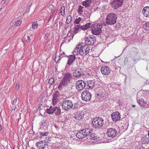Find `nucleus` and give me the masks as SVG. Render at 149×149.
I'll return each instance as SVG.
<instances>
[{"instance_id":"obj_1","label":"nucleus","mask_w":149,"mask_h":149,"mask_svg":"<svg viewBox=\"0 0 149 149\" xmlns=\"http://www.w3.org/2000/svg\"><path fill=\"white\" fill-rule=\"evenodd\" d=\"M89 47L84 45H79L77 46L73 52V54L77 55L79 54L81 56H85L89 53Z\"/></svg>"},{"instance_id":"obj_2","label":"nucleus","mask_w":149,"mask_h":149,"mask_svg":"<svg viewBox=\"0 0 149 149\" xmlns=\"http://www.w3.org/2000/svg\"><path fill=\"white\" fill-rule=\"evenodd\" d=\"M92 131V128L84 129L78 132L76 134V136L79 139L84 138L91 133Z\"/></svg>"},{"instance_id":"obj_3","label":"nucleus","mask_w":149,"mask_h":149,"mask_svg":"<svg viewBox=\"0 0 149 149\" xmlns=\"http://www.w3.org/2000/svg\"><path fill=\"white\" fill-rule=\"evenodd\" d=\"M102 28V25L98 23H96L91 25L90 29L92 34L97 35H100L101 33Z\"/></svg>"},{"instance_id":"obj_4","label":"nucleus","mask_w":149,"mask_h":149,"mask_svg":"<svg viewBox=\"0 0 149 149\" xmlns=\"http://www.w3.org/2000/svg\"><path fill=\"white\" fill-rule=\"evenodd\" d=\"M117 17L116 14L113 13H110L107 16L106 22L108 25H112L116 23Z\"/></svg>"},{"instance_id":"obj_5","label":"nucleus","mask_w":149,"mask_h":149,"mask_svg":"<svg viewBox=\"0 0 149 149\" xmlns=\"http://www.w3.org/2000/svg\"><path fill=\"white\" fill-rule=\"evenodd\" d=\"M92 123L93 126L95 128L101 127L104 124L103 120L100 117H97L94 119Z\"/></svg>"},{"instance_id":"obj_6","label":"nucleus","mask_w":149,"mask_h":149,"mask_svg":"<svg viewBox=\"0 0 149 149\" xmlns=\"http://www.w3.org/2000/svg\"><path fill=\"white\" fill-rule=\"evenodd\" d=\"M73 104L72 101L69 100H65L63 102L62 104L63 109L66 111H68L72 108Z\"/></svg>"},{"instance_id":"obj_7","label":"nucleus","mask_w":149,"mask_h":149,"mask_svg":"<svg viewBox=\"0 0 149 149\" xmlns=\"http://www.w3.org/2000/svg\"><path fill=\"white\" fill-rule=\"evenodd\" d=\"M123 3V0H113L111 3L113 8L117 9L120 7Z\"/></svg>"},{"instance_id":"obj_8","label":"nucleus","mask_w":149,"mask_h":149,"mask_svg":"<svg viewBox=\"0 0 149 149\" xmlns=\"http://www.w3.org/2000/svg\"><path fill=\"white\" fill-rule=\"evenodd\" d=\"M143 96L142 95L140 92H139L137 95V101L139 104L141 106H144L147 103V101H145L143 97Z\"/></svg>"},{"instance_id":"obj_9","label":"nucleus","mask_w":149,"mask_h":149,"mask_svg":"<svg viewBox=\"0 0 149 149\" xmlns=\"http://www.w3.org/2000/svg\"><path fill=\"white\" fill-rule=\"evenodd\" d=\"M117 133L116 130L115 129L110 128L107 129L106 134L107 136L109 138L111 139L115 137Z\"/></svg>"},{"instance_id":"obj_10","label":"nucleus","mask_w":149,"mask_h":149,"mask_svg":"<svg viewBox=\"0 0 149 149\" xmlns=\"http://www.w3.org/2000/svg\"><path fill=\"white\" fill-rule=\"evenodd\" d=\"M75 85L76 89L78 91H80L84 88L85 84L83 81L79 80L76 82Z\"/></svg>"},{"instance_id":"obj_11","label":"nucleus","mask_w":149,"mask_h":149,"mask_svg":"<svg viewBox=\"0 0 149 149\" xmlns=\"http://www.w3.org/2000/svg\"><path fill=\"white\" fill-rule=\"evenodd\" d=\"M81 96L83 100L85 101H88L91 99V95L88 91L86 90L82 93Z\"/></svg>"},{"instance_id":"obj_12","label":"nucleus","mask_w":149,"mask_h":149,"mask_svg":"<svg viewBox=\"0 0 149 149\" xmlns=\"http://www.w3.org/2000/svg\"><path fill=\"white\" fill-rule=\"evenodd\" d=\"M95 42L94 38L88 36L85 39V44L89 45H93Z\"/></svg>"},{"instance_id":"obj_13","label":"nucleus","mask_w":149,"mask_h":149,"mask_svg":"<svg viewBox=\"0 0 149 149\" xmlns=\"http://www.w3.org/2000/svg\"><path fill=\"white\" fill-rule=\"evenodd\" d=\"M120 114L118 111L114 112L111 115L112 119L113 121L116 122L120 119Z\"/></svg>"},{"instance_id":"obj_14","label":"nucleus","mask_w":149,"mask_h":149,"mask_svg":"<svg viewBox=\"0 0 149 149\" xmlns=\"http://www.w3.org/2000/svg\"><path fill=\"white\" fill-rule=\"evenodd\" d=\"M110 69L107 66H104L101 68V72L103 75H107L110 73Z\"/></svg>"},{"instance_id":"obj_15","label":"nucleus","mask_w":149,"mask_h":149,"mask_svg":"<svg viewBox=\"0 0 149 149\" xmlns=\"http://www.w3.org/2000/svg\"><path fill=\"white\" fill-rule=\"evenodd\" d=\"M47 144L46 142L43 141H40L36 143V145L37 148L39 149H44Z\"/></svg>"},{"instance_id":"obj_16","label":"nucleus","mask_w":149,"mask_h":149,"mask_svg":"<svg viewBox=\"0 0 149 149\" xmlns=\"http://www.w3.org/2000/svg\"><path fill=\"white\" fill-rule=\"evenodd\" d=\"M72 77L70 73L68 72L65 74L62 80L68 84L72 79Z\"/></svg>"},{"instance_id":"obj_17","label":"nucleus","mask_w":149,"mask_h":149,"mask_svg":"<svg viewBox=\"0 0 149 149\" xmlns=\"http://www.w3.org/2000/svg\"><path fill=\"white\" fill-rule=\"evenodd\" d=\"M83 74V71L80 69L78 68L75 70L74 72V77L77 78L82 75Z\"/></svg>"},{"instance_id":"obj_18","label":"nucleus","mask_w":149,"mask_h":149,"mask_svg":"<svg viewBox=\"0 0 149 149\" xmlns=\"http://www.w3.org/2000/svg\"><path fill=\"white\" fill-rule=\"evenodd\" d=\"M84 112L80 111L76 113L74 118L77 120H80L84 117Z\"/></svg>"},{"instance_id":"obj_19","label":"nucleus","mask_w":149,"mask_h":149,"mask_svg":"<svg viewBox=\"0 0 149 149\" xmlns=\"http://www.w3.org/2000/svg\"><path fill=\"white\" fill-rule=\"evenodd\" d=\"M75 55H70L68 56V60L67 64L69 65H72L74 61L76 58Z\"/></svg>"},{"instance_id":"obj_20","label":"nucleus","mask_w":149,"mask_h":149,"mask_svg":"<svg viewBox=\"0 0 149 149\" xmlns=\"http://www.w3.org/2000/svg\"><path fill=\"white\" fill-rule=\"evenodd\" d=\"M142 13L144 16L149 17V6L144 7Z\"/></svg>"},{"instance_id":"obj_21","label":"nucleus","mask_w":149,"mask_h":149,"mask_svg":"<svg viewBox=\"0 0 149 149\" xmlns=\"http://www.w3.org/2000/svg\"><path fill=\"white\" fill-rule=\"evenodd\" d=\"M91 2V0H86L83 1L82 5L86 8H88L90 6V5Z\"/></svg>"},{"instance_id":"obj_22","label":"nucleus","mask_w":149,"mask_h":149,"mask_svg":"<svg viewBox=\"0 0 149 149\" xmlns=\"http://www.w3.org/2000/svg\"><path fill=\"white\" fill-rule=\"evenodd\" d=\"M141 142L143 144L147 143L149 142V138L146 136H144L141 138Z\"/></svg>"},{"instance_id":"obj_23","label":"nucleus","mask_w":149,"mask_h":149,"mask_svg":"<svg viewBox=\"0 0 149 149\" xmlns=\"http://www.w3.org/2000/svg\"><path fill=\"white\" fill-rule=\"evenodd\" d=\"M95 84L93 80H89L87 81L88 86L91 89H92L94 87Z\"/></svg>"},{"instance_id":"obj_24","label":"nucleus","mask_w":149,"mask_h":149,"mask_svg":"<svg viewBox=\"0 0 149 149\" xmlns=\"http://www.w3.org/2000/svg\"><path fill=\"white\" fill-rule=\"evenodd\" d=\"M66 83L64 82L62 80L61 82V83L58 86V88L59 90H61L62 88L65 86L67 84Z\"/></svg>"},{"instance_id":"obj_25","label":"nucleus","mask_w":149,"mask_h":149,"mask_svg":"<svg viewBox=\"0 0 149 149\" xmlns=\"http://www.w3.org/2000/svg\"><path fill=\"white\" fill-rule=\"evenodd\" d=\"M54 113L56 115H59L61 113V109L59 107L56 106L54 107Z\"/></svg>"},{"instance_id":"obj_26","label":"nucleus","mask_w":149,"mask_h":149,"mask_svg":"<svg viewBox=\"0 0 149 149\" xmlns=\"http://www.w3.org/2000/svg\"><path fill=\"white\" fill-rule=\"evenodd\" d=\"M12 22L13 24L17 26H20L22 23V21L20 19H19L17 21L15 20H13L12 21Z\"/></svg>"},{"instance_id":"obj_27","label":"nucleus","mask_w":149,"mask_h":149,"mask_svg":"<svg viewBox=\"0 0 149 149\" xmlns=\"http://www.w3.org/2000/svg\"><path fill=\"white\" fill-rule=\"evenodd\" d=\"M54 107H52L50 106L49 109H48L46 110V112L49 114H52L54 111Z\"/></svg>"},{"instance_id":"obj_28","label":"nucleus","mask_w":149,"mask_h":149,"mask_svg":"<svg viewBox=\"0 0 149 149\" xmlns=\"http://www.w3.org/2000/svg\"><path fill=\"white\" fill-rule=\"evenodd\" d=\"M91 24L89 22L86 24L84 26H82L81 28L83 30H86L87 29H88L89 28H91Z\"/></svg>"},{"instance_id":"obj_29","label":"nucleus","mask_w":149,"mask_h":149,"mask_svg":"<svg viewBox=\"0 0 149 149\" xmlns=\"http://www.w3.org/2000/svg\"><path fill=\"white\" fill-rule=\"evenodd\" d=\"M72 38L73 37L71 36L70 33V35H69V33L68 32V34L67 35V36L66 37H64V39L65 42L68 41V42H69L71 40Z\"/></svg>"},{"instance_id":"obj_30","label":"nucleus","mask_w":149,"mask_h":149,"mask_svg":"<svg viewBox=\"0 0 149 149\" xmlns=\"http://www.w3.org/2000/svg\"><path fill=\"white\" fill-rule=\"evenodd\" d=\"M64 57V56H62V54L60 55V54L59 55H56L54 59V60L56 62H57L59 60H60V59L61 58Z\"/></svg>"},{"instance_id":"obj_31","label":"nucleus","mask_w":149,"mask_h":149,"mask_svg":"<svg viewBox=\"0 0 149 149\" xmlns=\"http://www.w3.org/2000/svg\"><path fill=\"white\" fill-rule=\"evenodd\" d=\"M65 7L62 6L61 9H60V12L61 15L63 16L65 15Z\"/></svg>"},{"instance_id":"obj_32","label":"nucleus","mask_w":149,"mask_h":149,"mask_svg":"<svg viewBox=\"0 0 149 149\" xmlns=\"http://www.w3.org/2000/svg\"><path fill=\"white\" fill-rule=\"evenodd\" d=\"M49 84L50 85H52L54 82V79L53 77H51L49 80Z\"/></svg>"},{"instance_id":"obj_33","label":"nucleus","mask_w":149,"mask_h":149,"mask_svg":"<svg viewBox=\"0 0 149 149\" xmlns=\"http://www.w3.org/2000/svg\"><path fill=\"white\" fill-rule=\"evenodd\" d=\"M90 138L92 140H95L97 139V137L96 134H92L90 135Z\"/></svg>"},{"instance_id":"obj_34","label":"nucleus","mask_w":149,"mask_h":149,"mask_svg":"<svg viewBox=\"0 0 149 149\" xmlns=\"http://www.w3.org/2000/svg\"><path fill=\"white\" fill-rule=\"evenodd\" d=\"M38 24L37 22H35L32 24V28L33 29H35L37 28Z\"/></svg>"},{"instance_id":"obj_35","label":"nucleus","mask_w":149,"mask_h":149,"mask_svg":"<svg viewBox=\"0 0 149 149\" xmlns=\"http://www.w3.org/2000/svg\"><path fill=\"white\" fill-rule=\"evenodd\" d=\"M84 7L81 6H79V8L77 10V12L79 14H81L82 13V9Z\"/></svg>"},{"instance_id":"obj_36","label":"nucleus","mask_w":149,"mask_h":149,"mask_svg":"<svg viewBox=\"0 0 149 149\" xmlns=\"http://www.w3.org/2000/svg\"><path fill=\"white\" fill-rule=\"evenodd\" d=\"M81 20V18L79 17L78 18L76 19L74 22V24H79L80 21Z\"/></svg>"},{"instance_id":"obj_37","label":"nucleus","mask_w":149,"mask_h":149,"mask_svg":"<svg viewBox=\"0 0 149 149\" xmlns=\"http://www.w3.org/2000/svg\"><path fill=\"white\" fill-rule=\"evenodd\" d=\"M58 93L55 92V93L54 94L52 99L58 100Z\"/></svg>"},{"instance_id":"obj_38","label":"nucleus","mask_w":149,"mask_h":149,"mask_svg":"<svg viewBox=\"0 0 149 149\" xmlns=\"http://www.w3.org/2000/svg\"><path fill=\"white\" fill-rule=\"evenodd\" d=\"M71 20V17L70 15H69L68 16L67 20V23L69 24L70 23Z\"/></svg>"},{"instance_id":"obj_39","label":"nucleus","mask_w":149,"mask_h":149,"mask_svg":"<svg viewBox=\"0 0 149 149\" xmlns=\"http://www.w3.org/2000/svg\"><path fill=\"white\" fill-rule=\"evenodd\" d=\"M79 107V104L77 103H75L73 104L72 108L73 109H77Z\"/></svg>"},{"instance_id":"obj_40","label":"nucleus","mask_w":149,"mask_h":149,"mask_svg":"<svg viewBox=\"0 0 149 149\" xmlns=\"http://www.w3.org/2000/svg\"><path fill=\"white\" fill-rule=\"evenodd\" d=\"M145 27V29L146 30H149V22L146 23L144 25V27Z\"/></svg>"},{"instance_id":"obj_41","label":"nucleus","mask_w":149,"mask_h":149,"mask_svg":"<svg viewBox=\"0 0 149 149\" xmlns=\"http://www.w3.org/2000/svg\"><path fill=\"white\" fill-rule=\"evenodd\" d=\"M53 17L54 16L53 15H50V17H49V19H48L47 20V24L48 25L49 24V22L51 21V20L52 19Z\"/></svg>"},{"instance_id":"obj_42","label":"nucleus","mask_w":149,"mask_h":149,"mask_svg":"<svg viewBox=\"0 0 149 149\" xmlns=\"http://www.w3.org/2000/svg\"><path fill=\"white\" fill-rule=\"evenodd\" d=\"M48 132H42L40 133V136H46L48 135Z\"/></svg>"},{"instance_id":"obj_43","label":"nucleus","mask_w":149,"mask_h":149,"mask_svg":"<svg viewBox=\"0 0 149 149\" xmlns=\"http://www.w3.org/2000/svg\"><path fill=\"white\" fill-rule=\"evenodd\" d=\"M82 26L79 24V25H77L76 26H75L74 28L75 29H78V30H79L80 31V29H82Z\"/></svg>"},{"instance_id":"obj_44","label":"nucleus","mask_w":149,"mask_h":149,"mask_svg":"<svg viewBox=\"0 0 149 149\" xmlns=\"http://www.w3.org/2000/svg\"><path fill=\"white\" fill-rule=\"evenodd\" d=\"M58 100L57 99H52V102L53 105H55L57 103Z\"/></svg>"},{"instance_id":"obj_45","label":"nucleus","mask_w":149,"mask_h":149,"mask_svg":"<svg viewBox=\"0 0 149 149\" xmlns=\"http://www.w3.org/2000/svg\"><path fill=\"white\" fill-rule=\"evenodd\" d=\"M42 125L45 126H47L48 124L47 123V120H46L45 121H44L43 123H42Z\"/></svg>"},{"instance_id":"obj_46","label":"nucleus","mask_w":149,"mask_h":149,"mask_svg":"<svg viewBox=\"0 0 149 149\" xmlns=\"http://www.w3.org/2000/svg\"><path fill=\"white\" fill-rule=\"evenodd\" d=\"M79 31H80V30H78V29H75V28H74V34H76Z\"/></svg>"},{"instance_id":"obj_47","label":"nucleus","mask_w":149,"mask_h":149,"mask_svg":"<svg viewBox=\"0 0 149 149\" xmlns=\"http://www.w3.org/2000/svg\"><path fill=\"white\" fill-rule=\"evenodd\" d=\"M49 36V34L48 33H46L45 35V36L44 37V39L45 40H46L47 39L48 37Z\"/></svg>"},{"instance_id":"obj_48","label":"nucleus","mask_w":149,"mask_h":149,"mask_svg":"<svg viewBox=\"0 0 149 149\" xmlns=\"http://www.w3.org/2000/svg\"><path fill=\"white\" fill-rule=\"evenodd\" d=\"M17 101V98H16L15 99L13 100V104L14 105H15Z\"/></svg>"},{"instance_id":"obj_49","label":"nucleus","mask_w":149,"mask_h":149,"mask_svg":"<svg viewBox=\"0 0 149 149\" xmlns=\"http://www.w3.org/2000/svg\"><path fill=\"white\" fill-rule=\"evenodd\" d=\"M49 138L48 137H45V141L47 142L49 140Z\"/></svg>"},{"instance_id":"obj_50","label":"nucleus","mask_w":149,"mask_h":149,"mask_svg":"<svg viewBox=\"0 0 149 149\" xmlns=\"http://www.w3.org/2000/svg\"><path fill=\"white\" fill-rule=\"evenodd\" d=\"M59 24L60 27L62 26L63 25V23L62 22H59Z\"/></svg>"},{"instance_id":"obj_51","label":"nucleus","mask_w":149,"mask_h":149,"mask_svg":"<svg viewBox=\"0 0 149 149\" xmlns=\"http://www.w3.org/2000/svg\"><path fill=\"white\" fill-rule=\"evenodd\" d=\"M16 108L15 107H13L11 110L12 112H14L15 109Z\"/></svg>"},{"instance_id":"obj_52","label":"nucleus","mask_w":149,"mask_h":149,"mask_svg":"<svg viewBox=\"0 0 149 149\" xmlns=\"http://www.w3.org/2000/svg\"><path fill=\"white\" fill-rule=\"evenodd\" d=\"M19 87V86L18 84H16L15 86V88L17 89H18Z\"/></svg>"},{"instance_id":"obj_53","label":"nucleus","mask_w":149,"mask_h":149,"mask_svg":"<svg viewBox=\"0 0 149 149\" xmlns=\"http://www.w3.org/2000/svg\"><path fill=\"white\" fill-rule=\"evenodd\" d=\"M61 54H62V56H65L66 55L65 54V53L63 52L61 53V54H60V55Z\"/></svg>"},{"instance_id":"obj_54","label":"nucleus","mask_w":149,"mask_h":149,"mask_svg":"<svg viewBox=\"0 0 149 149\" xmlns=\"http://www.w3.org/2000/svg\"><path fill=\"white\" fill-rule=\"evenodd\" d=\"M29 41H30L31 38H30L29 36H27V39Z\"/></svg>"},{"instance_id":"obj_55","label":"nucleus","mask_w":149,"mask_h":149,"mask_svg":"<svg viewBox=\"0 0 149 149\" xmlns=\"http://www.w3.org/2000/svg\"><path fill=\"white\" fill-rule=\"evenodd\" d=\"M147 103H148L147 105H148V107H149V100H148V101H147Z\"/></svg>"},{"instance_id":"obj_56","label":"nucleus","mask_w":149,"mask_h":149,"mask_svg":"<svg viewBox=\"0 0 149 149\" xmlns=\"http://www.w3.org/2000/svg\"><path fill=\"white\" fill-rule=\"evenodd\" d=\"M53 5H50V6H49V8H52V7H53Z\"/></svg>"},{"instance_id":"obj_57","label":"nucleus","mask_w":149,"mask_h":149,"mask_svg":"<svg viewBox=\"0 0 149 149\" xmlns=\"http://www.w3.org/2000/svg\"><path fill=\"white\" fill-rule=\"evenodd\" d=\"M2 128V127L1 126V125H0V131H1Z\"/></svg>"},{"instance_id":"obj_58","label":"nucleus","mask_w":149,"mask_h":149,"mask_svg":"<svg viewBox=\"0 0 149 149\" xmlns=\"http://www.w3.org/2000/svg\"><path fill=\"white\" fill-rule=\"evenodd\" d=\"M143 148L142 147H140L139 148V149H143ZM137 149H138V148H137Z\"/></svg>"},{"instance_id":"obj_59","label":"nucleus","mask_w":149,"mask_h":149,"mask_svg":"<svg viewBox=\"0 0 149 149\" xmlns=\"http://www.w3.org/2000/svg\"><path fill=\"white\" fill-rule=\"evenodd\" d=\"M132 106L133 107H135V105H132Z\"/></svg>"},{"instance_id":"obj_60","label":"nucleus","mask_w":149,"mask_h":149,"mask_svg":"<svg viewBox=\"0 0 149 149\" xmlns=\"http://www.w3.org/2000/svg\"><path fill=\"white\" fill-rule=\"evenodd\" d=\"M67 28L66 27H65V29H67Z\"/></svg>"}]
</instances>
